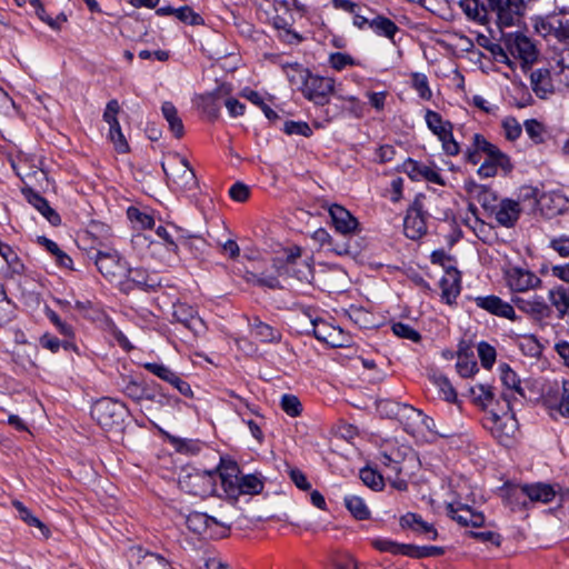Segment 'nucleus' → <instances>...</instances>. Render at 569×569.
Returning a JSON list of instances; mask_svg holds the SVG:
<instances>
[{"mask_svg":"<svg viewBox=\"0 0 569 569\" xmlns=\"http://www.w3.org/2000/svg\"><path fill=\"white\" fill-rule=\"evenodd\" d=\"M329 213L338 232L349 234L357 230L358 220L343 207L332 204L329 208Z\"/></svg>","mask_w":569,"mask_h":569,"instance_id":"393cba45","label":"nucleus"},{"mask_svg":"<svg viewBox=\"0 0 569 569\" xmlns=\"http://www.w3.org/2000/svg\"><path fill=\"white\" fill-rule=\"evenodd\" d=\"M532 91L540 99H548L558 90L556 81L549 69H536L530 74Z\"/></svg>","mask_w":569,"mask_h":569,"instance_id":"aec40b11","label":"nucleus"},{"mask_svg":"<svg viewBox=\"0 0 569 569\" xmlns=\"http://www.w3.org/2000/svg\"><path fill=\"white\" fill-rule=\"evenodd\" d=\"M119 110L120 106L116 99H112L107 103L106 110L103 112V120L109 124V127L117 126L119 123L117 119Z\"/></svg>","mask_w":569,"mask_h":569,"instance_id":"774afa93","label":"nucleus"},{"mask_svg":"<svg viewBox=\"0 0 569 569\" xmlns=\"http://www.w3.org/2000/svg\"><path fill=\"white\" fill-rule=\"evenodd\" d=\"M109 138L118 152L124 153L129 151V144L121 131L120 123L109 128Z\"/></svg>","mask_w":569,"mask_h":569,"instance_id":"5fc2aeb1","label":"nucleus"},{"mask_svg":"<svg viewBox=\"0 0 569 569\" xmlns=\"http://www.w3.org/2000/svg\"><path fill=\"white\" fill-rule=\"evenodd\" d=\"M283 131L287 134H298L303 137H310L312 130L309 124L305 121H287L283 127Z\"/></svg>","mask_w":569,"mask_h":569,"instance_id":"052dcab7","label":"nucleus"},{"mask_svg":"<svg viewBox=\"0 0 569 569\" xmlns=\"http://www.w3.org/2000/svg\"><path fill=\"white\" fill-rule=\"evenodd\" d=\"M40 346L44 349L50 350L51 352H58L60 347H63L64 349H69L71 347V342L68 340H60L57 337L44 333L40 337Z\"/></svg>","mask_w":569,"mask_h":569,"instance_id":"864d4df0","label":"nucleus"},{"mask_svg":"<svg viewBox=\"0 0 569 569\" xmlns=\"http://www.w3.org/2000/svg\"><path fill=\"white\" fill-rule=\"evenodd\" d=\"M525 130L527 134L532 139L533 142L539 143L542 141L543 128L540 122L535 119L527 120L525 122Z\"/></svg>","mask_w":569,"mask_h":569,"instance_id":"338daca9","label":"nucleus"},{"mask_svg":"<svg viewBox=\"0 0 569 569\" xmlns=\"http://www.w3.org/2000/svg\"><path fill=\"white\" fill-rule=\"evenodd\" d=\"M506 283L512 292H526L537 289L542 280L532 271L519 267H512L506 271Z\"/></svg>","mask_w":569,"mask_h":569,"instance_id":"f8f14e48","label":"nucleus"},{"mask_svg":"<svg viewBox=\"0 0 569 569\" xmlns=\"http://www.w3.org/2000/svg\"><path fill=\"white\" fill-rule=\"evenodd\" d=\"M501 126H502L503 134H505L506 139H508L510 141L517 140L522 132L521 124L513 117L505 118L502 120Z\"/></svg>","mask_w":569,"mask_h":569,"instance_id":"3c124183","label":"nucleus"},{"mask_svg":"<svg viewBox=\"0 0 569 569\" xmlns=\"http://www.w3.org/2000/svg\"><path fill=\"white\" fill-rule=\"evenodd\" d=\"M136 569H172V567L161 556L154 553H146L138 561Z\"/></svg>","mask_w":569,"mask_h":569,"instance_id":"a18cd8bd","label":"nucleus"},{"mask_svg":"<svg viewBox=\"0 0 569 569\" xmlns=\"http://www.w3.org/2000/svg\"><path fill=\"white\" fill-rule=\"evenodd\" d=\"M478 356L481 365L489 369L496 361V349L487 342H480L478 345Z\"/></svg>","mask_w":569,"mask_h":569,"instance_id":"4d7b16f0","label":"nucleus"},{"mask_svg":"<svg viewBox=\"0 0 569 569\" xmlns=\"http://www.w3.org/2000/svg\"><path fill=\"white\" fill-rule=\"evenodd\" d=\"M561 21L562 17L559 16L538 18L535 21V29L540 36L545 38L552 37L558 40V33H560L562 28Z\"/></svg>","mask_w":569,"mask_h":569,"instance_id":"f704fd0d","label":"nucleus"},{"mask_svg":"<svg viewBox=\"0 0 569 569\" xmlns=\"http://www.w3.org/2000/svg\"><path fill=\"white\" fill-rule=\"evenodd\" d=\"M459 6L470 20L479 23L488 21V3L485 4L481 0H460Z\"/></svg>","mask_w":569,"mask_h":569,"instance_id":"c756f323","label":"nucleus"},{"mask_svg":"<svg viewBox=\"0 0 569 569\" xmlns=\"http://www.w3.org/2000/svg\"><path fill=\"white\" fill-rule=\"evenodd\" d=\"M507 50L522 60L525 63H532L537 59V49L533 42L521 33H509L505 37Z\"/></svg>","mask_w":569,"mask_h":569,"instance_id":"2eb2a0df","label":"nucleus"},{"mask_svg":"<svg viewBox=\"0 0 569 569\" xmlns=\"http://www.w3.org/2000/svg\"><path fill=\"white\" fill-rule=\"evenodd\" d=\"M441 298L451 305L460 293V273L457 269L448 270L440 280Z\"/></svg>","mask_w":569,"mask_h":569,"instance_id":"cd10ccee","label":"nucleus"},{"mask_svg":"<svg viewBox=\"0 0 569 569\" xmlns=\"http://www.w3.org/2000/svg\"><path fill=\"white\" fill-rule=\"evenodd\" d=\"M470 393L473 396L475 401L486 407L493 400V389L488 383H477L470 388Z\"/></svg>","mask_w":569,"mask_h":569,"instance_id":"37998d69","label":"nucleus"},{"mask_svg":"<svg viewBox=\"0 0 569 569\" xmlns=\"http://www.w3.org/2000/svg\"><path fill=\"white\" fill-rule=\"evenodd\" d=\"M499 369L501 381L507 389L506 392L511 396V399L513 398V392L525 397L523 390L520 386V379L517 373L506 363L500 365Z\"/></svg>","mask_w":569,"mask_h":569,"instance_id":"4c0bfd02","label":"nucleus"},{"mask_svg":"<svg viewBox=\"0 0 569 569\" xmlns=\"http://www.w3.org/2000/svg\"><path fill=\"white\" fill-rule=\"evenodd\" d=\"M222 88H219L214 92L208 93L201 97V106L203 110L213 119L218 117L220 106L217 100L220 97Z\"/></svg>","mask_w":569,"mask_h":569,"instance_id":"09e8293b","label":"nucleus"},{"mask_svg":"<svg viewBox=\"0 0 569 569\" xmlns=\"http://www.w3.org/2000/svg\"><path fill=\"white\" fill-rule=\"evenodd\" d=\"M428 378L433 383V386L438 388L439 396L443 400L448 402H456L457 392L446 376L438 372L437 370L431 369L428 372Z\"/></svg>","mask_w":569,"mask_h":569,"instance_id":"473e14b6","label":"nucleus"},{"mask_svg":"<svg viewBox=\"0 0 569 569\" xmlns=\"http://www.w3.org/2000/svg\"><path fill=\"white\" fill-rule=\"evenodd\" d=\"M329 62H330V66L333 69H336L337 71H341L347 66H355V64H357V62L355 61V59L350 54L343 53V52H333V53H331L330 57H329Z\"/></svg>","mask_w":569,"mask_h":569,"instance_id":"680f3d73","label":"nucleus"},{"mask_svg":"<svg viewBox=\"0 0 569 569\" xmlns=\"http://www.w3.org/2000/svg\"><path fill=\"white\" fill-rule=\"evenodd\" d=\"M369 28L378 36H383L388 39H393L395 34L399 31L398 26L383 16H377L369 22Z\"/></svg>","mask_w":569,"mask_h":569,"instance_id":"e433bc0d","label":"nucleus"},{"mask_svg":"<svg viewBox=\"0 0 569 569\" xmlns=\"http://www.w3.org/2000/svg\"><path fill=\"white\" fill-rule=\"evenodd\" d=\"M94 264L109 281H120L128 272V263L116 251H97Z\"/></svg>","mask_w":569,"mask_h":569,"instance_id":"423d86ee","label":"nucleus"},{"mask_svg":"<svg viewBox=\"0 0 569 569\" xmlns=\"http://www.w3.org/2000/svg\"><path fill=\"white\" fill-rule=\"evenodd\" d=\"M516 493L527 496V501L531 502H550L557 495L553 487L546 483L525 485L515 490Z\"/></svg>","mask_w":569,"mask_h":569,"instance_id":"a878e982","label":"nucleus"},{"mask_svg":"<svg viewBox=\"0 0 569 569\" xmlns=\"http://www.w3.org/2000/svg\"><path fill=\"white\" fill-rule=\"evenodd\" d=\"M123 392L126 396L131 398L132 400L139 401L141 399H148L152 400L153 396L148 393L144 388H142L138 382L136 381H129L124 388Z\"/></svg>","mask_w":569,"mask_h":569,"instance_id":"6e6d98bb","label":"nucleus"},{"mask_svg":"<svg viewBox=\"0 0 569 569\" xmlns=\"http://www.w3.org/2000/svg\"><path fill=\"white\" fill-rule=\"evenodd\" d=\"M14 509L19 513V518L24 521L28 526L37 527L41 531V533L47 537L49 535V529L47 526L36 516L31 513V511L20 501L14 500L12 502Z\"/></svg>","mask_w":569,"mask_h":569,"instance_id":"58836bf2","label":"nucleus"},{"mask_svg":"<svg viewBox=\"0 0 569 569\" xmlns=\"http://www.w3.org/2000/svg\"><path fill=\"white\" fill-rule=\"evenodd\" d=\"M224 481L228 486V496L233 499L241 495H259L264 487L263 480L252 473L240 475L239 478L229 475L224 478Z\"/></svg>","mask_w":569,"mask_h":569,"instance_id":"1a4fd4ad","label":"nucleus"},{"mask_svg":"<svg viewBox=\"0 0 569 569\" xmlns=\"http://www.w3.org/2000/svg\"><path fill=\"white\" fill-rule=\"evenodd\" d=\"M278 276L292 277L300 282L311 283L313 274L312 258L302 254V249L292 246L283 249L281 256L273 259Z\"/></svg>","mask_w":569,"mask_h":569,"instance_id":"f257e3e1","label":"nucleus"},{"mask_svg":"<svg viewBox=\"0 0 569 569\" xmlns=\"http://www.w3.org/2000/svg\"><path fill=\"white\" fill-rule=\"evenodd\" d=\"M126 410L121 401L103 398L92 406L91 416L102 428L110 429L123 421Z\"/></svg>","mask_w":569,"mask_h":569,"instance_id":"39448f33","label":"nucleus"},{"mask_svg":"<svg viewBox=\"0 0 569 569\" xmlns=\"http://www.w3.org/2000/svg\"><path fill=\"white\" fill-rule=\"evenodd\" d=\"M143 367L158 378L167 381L171 386H173L181 395L191 398L193 396L192 389L190 385L180 378L174 371H172L169 367L157 363V362H147Z\"/></svg>","mask_w":569,"mask_h":569,"instance_id":"f3484780","label":"nucleus"},{"mask_svg":"<svg viewBox=\"0 0 569 569\" xmlns=\"http://www.w3.org/2000/svg\"><path fill=\"white\" fill-rule=\"evenodd\" d=\"M501 397L506 402L507 410L502 411L501 416L497 412H492L493 426L491 429L493 436L502 442L515 435L517 430V421L511 409V396L507 392H503Z\"/></svg>","mask_w":569,"mask_h":569,"instance_id":"9d476101","label":"nucleus"},{"mask_svg":"<svg viewBox=\"0 0 569 569\" xmlns=\"http://www.w3.org/2000/svg\"><path fill=\"white\" fill-rule=\"evenodd\" d=\"M251 330L252 335L262 342H274L280 339V335L277 330L261 321H254Z\"/></svg>","mask_w":569,"mask_h":569,"instance_id":"79ce46f5","label":"nucleus"},{"mask_svg":"<svg viewBox=\"0 0 569 569\" xmlns=\"http://www.w3.org/2000/svg\"><path fill=\"white\" fill-rule=\"evenodd\" d=\"M182 489L194 496H206L214 492L213 473L196 472L179 480Z\"/></svg>","mask_w":569,"mask_h":569,"instance_id":"6ab92c4d","label":"nucleus"},{"mask_svg":"<svg viewBox=\"0 0 569 569\" xmlns=\"http://www.w3.org/2000/svg\"><path fill=\"white\" fill-rule=\"evenodd\" d=\"M411 87L417 91L421 99L430 100L432 98V91L429 87V81L425 73H411Z\"/></svg>","mask_w":569,"mask_h":569,"instance_id":"c03bdc74","label":"nucleus"},{"mask_svg":"<svg viewBox=\"0 0 569 569\" xmlns=\"http://www.w3.org/2000/svg\"><path fill=\"white\" fill-rule=\"evenodd\" d=\"M345 506L356 519L365 520L368 519L370 516V511L367 505L365 503L363 499L358 496H346Z\"/></svg>","mask_w":569,"mask_h":569,"instance_id":"ea45409f","label":"nucleus"},{"mask_svg":"<svg viewBox=\"0 0 569 569\" xmlns=\"http://www.w3.org/2000/svg\"><path fill=\"white\" fill-rule=\"evenodd\" d=\"M37 242L43 246L50 253H52L60 266L69 269L72 267V259L66 252H63L54 241L40 236L37 238Z\"/></svg>","mask_w":569,"mask_h":569,"instance_id":"a19ab883","label":"nucleus"},{"mask_svg":"<svg viewBox=\"0 0 569 569\" xmlns=\"http://www.w3.org/2000/svg\"><path fill=\"white\" fill-rule=\"evenodd\" d=\"M22 193L27 201L32 204L52 226L61 222L60 216L49 206L48 201L31 188H23Z\"/></svg>","mask_w":569,"mask_h":569,"instance_id":"bb28decb","label":"nucleus"},{"mask_svg":"<svg viewBox=\"0 0 569 569\" xmlns=\"http://www.w3.org/2000/svg\"><path fill=\"white\" fill-rule=\"evenodd\" d=\"M457 372L462 378H469L478 371V366L476 360L469 359L468 357H458V361L456 363Z\"/></svg>","mask_w":569,"mask_h":569,"instance_id":"13d9d810","label":"nucleus"},{"mask_svg":"<svg viewBox=\"0 0 569 569\" xmlns=\"http://www.w3.org/2000/svg\"><path fill=\"white\" fill-rule=\"evenodd\" d=\"M291 68L300 69L301 74L306 73L303 87L301 89L306 99L318 106H325L329 102L330 96L335 89V80L332 78L311 74L301 69L298 63H295Z\"/></svg>","mask_w":569,"mask_h":569,"instance_id":"7ed1b4c3","label":"nucleus"},{"mask_svg":"<svg viewBox=\"0 0 569 569\" xmlns=\"http://www.w3.org/2000/svg\"><path fill=\"white\" fill-rule=\"evenodd\" d=\"M360 478L366 486L373 490H381L383 488V477L371 468L361 469Z\"/></svg>","mask_w":569,"mask_h":569,"instance_id":"8fccbe9b","label":"nucleus"},{"mask_svg":"<svg viewBox=\"0 0 569 569\" xmlns=\"http://www.w3.org/2000/svg\"><path fill=\"white\" fill-rule=\"evenodd\" d=\"M172 316L176 321L192 331L194 336H202L207 331L204 321L198 317L196 310L191 306L186 303L174 305Z\"/></svg>","mask_w":569,"mask_h":569,"instance_id":"a211bd4d","label":"nucleus"},{"mask_svg":"<svg viewBox=\"0 0 569 569\" xmlns=\"http://www.w3.org/2000/svg\"><path fill=\"white\" fill-rule=\"evenodd\" d=\"M14 315V306L7 298L6 292L1 295L0 299V326L9 323Z\"/></svg>","mask_w":569,"mask_h":569,"instance_id":"e2e57ef3","label":"nucleus"},{"mask_svg":"<svg viewBox=\"0 0 569 569\" xmlns=\"http://www.w3.org/2000/svg\"><path fill=\"white\" fill-rule=\"evenodd\" d=\"M405 171L412 180H426L429 182L437 183L439 186L445 184V180L436 168L428 166L427 163L408 159L405 162Z\"/></svg>","mask_w":569,"mask_h":569,"instance_id":"412c9836","label":"nucleus"},{"mask_svg":"<svg viewBox=\"0 0 569 569\" xmlns=\"http://www.w3.org/2000/svg\"><path fill=\"white\" fill-rule=\"evenodd\" d=\"M128 217L132 221H137L141 224L142 228L151 229L154 226V220L151 216L141 212L137 208H129L128 209Z\"/></svg>","mask_w":569,"mask_h":569,"instance_id":"69168bd1","label":"nucleus"},{"mask_svg":"<svg viewBox=\"0 0 569 569\" xmlns=\"http://www.w3.org/2000/svg\"><path fill=\"white\" fill-rule=\"evenodd\" d=\"M492 213H495L496 221L500 226L511 228L517 223L521 208L519 202L511 199H503L496 206Z\"/></svg>","mask_w":569,"mask_h":569,"instance_id":"5701e85b","label":"nucleus"},{"mask_svg":"<svg viewBox=\"0 0 569 569\" xmlns=\"http://www.w3.org/2000/svg\"><path fill=\"white\" fill-rule=\"evenodd\" d=\"M423 200L425 196H417L403 220L405 234L412 240L421 238L427 232Z\"/></svg>","mask_w":569,"mask_h":569,"instance_id":"0eeeda50","label":"nucleus"},{"mask_svg":"<svg viewBox=\"0 0 569 569\" xmlns=\"http://www.w3.org/2000/svg\"><path fill=\"white\" fill-rule=\"evenodd\" d=\"M161 166L168 181L176 184L177 188L191 190L197 186L196 174L184 157L174 154L168 164L162 162Z\"/></svg>","mask_w":569,"mask_h":569,"instance_id":"20e7f679","label":"nucleus"},{"mask_svg":"<svg viewBox=\"0 0 569 569\" xmlns=\"http://www.w3.org/2000/svg\"><path fill=\"white\" fill-rule=\"evenodd\" d=\"M281 409L291 417H297L301 413L302 406L298 397L293 395H283L280 401Z\"/></svg>","mask_w":569,"mask_h":569,"instance_id":"603ef678","label":"nucleus"},{"mask_svg":"<svg viewBox=\"0 0 569 569\" xmlns=\"http://www.w3.org/2000/svg\"><path fill=\"white\" fill-rule=\"evenodd\" d=\"M402 527L411 528L412 530L421 533H426L429 539L435 540L437 538V531L432 525L426 522L417 513L408 512L400 519Z\"/></svg>","mask_w":569,"mask_h":569,"instance_id":"72a5a7b5","label":"nucleus"},{"mask_svg":"<svg viewBox=\"0 0 569 569\" xmlns=\"http://www.w3.org/2000/svg\"><path fill=\"white\" fill-rule=\"evenodd\" d=\"M312 332L319 341H323L333 348L346 347L350 342V338L345 331L325 320H312Z\"/></svg>","mask_w":569,"mask_h":569,"instance_id":"ddd939ff","label":"nucleus"},{"mask_svg":"<svg viewBox=\"0 0 569 569\" xmlns=\"http://www.w3.org/2000/svg\"><path fill=\"white\" fill-rule=\"evenodd\" d=\"M475 146L481 149L486 159L478 168V174L482 178H491L497 174L498 168L506 171L511 170L510 159L498 147L490 143L486 138L479 133L475 134Z\"/></svg>","mask_w":569,"mask_h":569,"instance_id":"f03ea898","label":"nucleus"},{"mask_svg":"<svg viewBox=\"0 0 569 569\" xmlns=\"http://www.w3.org/2000/svg\"><path fill=\"white\" fill-rule=\"evenodd\" d=\"M187 527L196 533H204L213 525H221L216 518L202 512L190 513L186 519Z\"/></svg>","mask_w":569,"mask_h":569,"instance_id":"c9c22d12","label":"nucleus"},{"mask_svg":"<svg viewBox=\"0 0 569 569\" xmlns=\"http://www.w3.org/2000/svg\"><path fill=\"white\" fill-rule=\"evenodd\" d=\"M548 298L550 308L557 311V318L562 320L569 313V288L558 286L549 290Z\"/></svg>","mask_w":569,"mask_h":569,"instance_id":"c85d7f7f","label":"nucleus"},{"mask_svg":"<svg viewBox=\"0 0 569 569\" xmlns=\"http://www.w3.org/2000/svg\"><path fill=\"white\" fill-rule=\"evenodd\" d=\"M47 317L50 319V321L57 327L58 331L64 337V338H71L73 336V329L70 325L62 321L60 317L51 309L47 310Z\"/></svg>","mask_w":569,"mask_h":569,"instance_id":"0e129e2a","label":"nucleus"},{"mask_svg":"<svg viewBox=\"0 0 569 569\" xmlns=\"http://www.w3.org/2000/svg\"><path fill=\"white\" fill-rule=\"evenodd\" d=\"M161 112L166 121L168 122L169 129L172 134L180 139L184 134V127L182 123V119L179 116L177 108L172 102L166 101L161 106Z\"/></svg>","mask_w":569,"mask_h":569,"instance_id":"2f4dec72","label":"nucleus"},{"mask_svg":"<svg viewBox=\"0 0 569 569\" xmlns=\"http://www.w3.org/2000/svg\"><path fill=\"white\" fill-rule=\"evenodd\" d=\"M176 17L180 21L189 23L191 26H199L203 23L202 18L188 6L178 8L176 10Z\"/></svg>","mask_w":569,"mask_h":569,"instance_id":"bf43d9fd","label":"nucleus"},{"mask_svg":"<svg viewBox=\"0 0 569 569\" xmlns=\"http://www.w3.org/2000/svg\"><path fill=\"white\" fill-rule=\"evenodd\" d=\"M511 302L531 319L541 321L551 316V308L543 297L533 295L529 297L513 296Z\"/></svg>","mask_w":569,"mask_h":569,"instance_id":"4468645a","label":"nucleus"},{"mask_svg":"<svg viewBox=\"0 0 569 569\" xmlns=\"http://www.w3.org/2000/svg\"><path fill=\"white\" fill-rule=\"evenodd\" d=\"M537 204L542 214L552 218L567 210L568 199L559 192H547L541 194Z\"/></svg>","mask_w":569,"mask_h":569,"instance_id":"b1692460","label":"nucleus"},{"mask_svg":"<svg viewBox=\"0 0 569 569\" xmlns=\"http://www.w3.org/2000/svg\"><path fill=\"white\" fill-rule=\"evenodd\" d=\"M160 284V281L154 273H149L142 268H129L127 274L120 281V290L130 292L134 289L139 290H153Z\"/></svg>","mask_w":569,"mask_h":569,"instance_id":"9b49d317","label":"nucleus"},{"mask_svg":"<svg viewBox=\"0 0 569 569\" xmlns=\"http://www.w3.org/2000/svg\"><path fill=\"white\" fill-rule=\"evenodd\" d=\"M447 509L452 519L457 520L461 525L468 526V518L470 517L469 513L472 512L470 507L461 502H450Z\"/></svg>","mask_w":569,"mask_h":569,"instance_id":"49530a36","label":"nucleus"},{"mask_svg":"<svg viewBox=\"0 0 569 569\" xmlns=\"http://www.w3.org/2000/svg\"><path fill=\"white\" fill-rule=\"evenodd\" d=\"M489 11L497 16L500 27L516 24L523 11V0H486Z\"/></svg>","mask_w":569,"mask_h":569,"instance_id":"6e6552de","label":"nucleus"},{"mask_svg":"<svg viewBox=\"0 0 569 569\" xmlns=\"http://www.w3.org/2000/svg\"><path fill=\"white\" fill-rule=\"evenodd\" d=\"M475 303L478 308L486 310L496 317L505 318L511 321H517L519 319L513 309V306L502 300L498 296H479L475 298Z\"/></svg>","mask_w":569,"mask_h":569,"instance_id":"dca6fc26","label":"nucleus"},{"mask_svg":"<svg viewBox=\"0 0 569 569\" xmlns=\"http://www.w3.org/2000/svg\"><path fill=\"white\" fill-rule=\"evenodd\" d=\"M391 330L397 337L401 339H408L412 342H419L421 340V335L410 325L403 322H395L391 326Z\"/></svg>","mask_w":569,"mask_h":569,"instance_id":"de8ad7c7","label":"nucleus"},{"mask_svg":"<svg viewBox=\"0 0 569 569\" xmlns=\"http://www.w3.org/2000/svg\"><path fill=\"white\" fill-rule=\"evenodd\" d=\"M372 546L379 551L390 552L392 555H405L417 558L428 557V555H431L430 552H427L425 550L420 551L419 547H416L413 545L398 543L390 539L383 538L372 540Z\"/></svg>","mask_w":569,"mask_h":569,"instance_id":"4be33fe9","label":"nucleus"},{"mask_svg":"<svg viewBox=\"0 0 569 569\" xmlns=\"http://www.w3.org/2000/svg\"><path fill=\"white\" fill-rule=\"evenodd\" d=\"M425 120L428 129L439 138L449 137V132L452 131V123L445 120L440 113L433 110H427Z\"/></svg>","mask_w":569,"mask_h":569,"instance_id":"7c9ffc66","label":"nucleus"}]
</instances>
